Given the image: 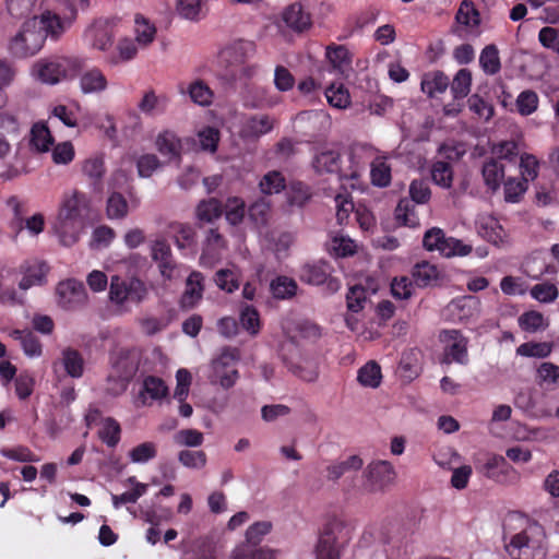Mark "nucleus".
<instances>
[{
  "instance_id": "nucleus-1",
  "label": "nucleus",
  "mask_w": 559,
  "mask_h": 559,
  "mask_svg": "<svg viewBox=\"0 0 559 559\" xmlns=\"http://www.w3.org/2000/svg\"><path fill=\"white\" fill-rule=\"evenodd\" d=\"M504 549L511 559H545L547 536L538 522L521 512H510L503 524Z\"/></svg>"
},
{
  "instance_id": "nucleus-2",
  "label": "nucleus",
  "mask_w": 559,
  "mask_h": 559,
  "mask_svg": "<svg viewBox=\"0 0 559 559\" xmlns=\"http://www.w3.org/2000/svg\"><path fill=\"white\" fill-rule=\"evenodd\" d=\"M88 211L90 199L84 192L75 190L63 200L59 214V237L62 245L70 247L79 240L80 229Z\"/></svg>"
},
{
  "instance_id": "nucleus-3",
  "label": "nucleus",
  "mask_w": 559,
  "mask_h": 559,
  "mask_svg": "<svg viewBox=\"0 0 559 559\" xmlns=\"http://www.w3.org/2000/svg\"><path fill=\"white\" fill-rule=\"evenodd\" d=\"M83 67L84 61L79 57H53L37 61L33 73L43 83L53 85L76 76Z\"/></svg>"
},
{
  "instance_id": "nucleus-4",
  "label": "nucleus",
  "mask_w": 559,
  "mask_h": 559,
  "mask_svg": "<svg viewBox=\"0 0 559 559\" xmlns=\"http://www.w3.org/2000/svg\"><path fill=\"white\" fill-rule=\"evenodd\" d=\"M409 199L403 198L399 201L395 209V218L403 226L417 227L419 217L415 210V204H426L431 198V190L428 182L424 179H415L411 182Z\"/></svg>"
},
{
  "instance_id": "nucleus-5",
  "label": "nucleus",
  "mask_w": 559,
  "mask_h": 559,
  "mask_svg": "<svg viewBox=\"0 0 559 559\" xmlns=\"http://www.w3.org/2000/svg\"><path fill=\"white\" fill-rule=\"evenodd\" d=\"M347 162L348 165L343 166L340 152L326 150L316 154L312 166L318 174H337L342 179H357L360 166L353 152L348 153Z\"/></svg>"
},
{
  "instance_id": "nucleus-6",
  "label": "nucleus",
  "mask_w": 559,
  "mask_h": 559,
  "mask_svg": "<svg viewBox=\"0 0 559 559\" xmlns=\"http://www.w3.org/2000/svg\"><path fill=\"white\" fill-rule=\"evenodd\" d=\"M44 44V36L36 27V19H28L10 40L9 50L13 57L23 59L36 55Z\"/></svg>"
},
{
  "instance_id": "nucleus-7",
  "label": "nucleus",
  "mask_w": 559,
  "mask_h": 559,
  "mask_svg": "<svg viewBox=\"0 0 559 559\" xmlns=\"http://www.w3.org/2000/svg\"><path fill=\"white\" fill-rule=\"evenodd\" d=\"M333 266L323 260L305 263L299 270V280L308 285L324 286V290L332 295L341 288V281L333 276Z\"/></svg>"
},
{
  "instance_id": "nucleus-8",
  "label": "nucleus",
  "mask_w": 559,
  "mask_h": 559,
  "mask_svg": "<svg viewBox=\"0 0 559 559\" xmlns=\"http://www.w3.org/2000/svg\"><path fill=\"white\" fill-rule=\"evenodd\" d=\"M147 296V287L138 277L122 278L115 275L110 280L109 299L119 306L124 302H142Z\"/></svg>"
},
{
  "instance_id": "nucleus-9",
  "label": "nucleus",
  "mask_w": 559,
  "mask_h": 559,
  "mask_svg": "<svg viewBox=\"0 0 559 559\" xmlns=\"http://www.w3.org/2000/svg\"><path fill=\"white\" fill-rule=\"evenodd\" d=\"M75 17L76 9L73 3H70L68 12L63 16L46 10L39 16H34L33 19H36V27L40 29L46 41L48 37L52 40H58Z\"/></svg>"
},
{
  "instance_id": "nucleus-10",
  "label": "nucleus",
  "mask_w": 559,
  "mask_h": 559,
  "mask_svg": "<svg viewBox=\"0 0 559 559\" xmlns=\"http://www.w3.org/2000/svg\"><path fill=\"white\" fill-rule=\"evenodd\" d=\"M364 475L369 491H382L392 485L396 477L394 466L389 461H373L368 464Z\"/></svg>"
},
{
  "instance_id": "nucleus-11",
  "label": "nucleus",
  "mask_w": 559,
  "mask_h": 559,
  "mask_svg": "<svg viewBox=\"0 0 559 559\" xmlns=\"http://www.w3.org/2000/svg\"><path fill=\"white\" fill-rule=\"evenodd\" d=\"M342 527L343 523L338 520H332L325 524L316 545V559H340L341 554L336 533Z\"/></svg>"
},
{
  "instance_id": "nucleus-12",
  "label": "nucleus",
  "mask_w": 559,
  "mask_h": 559,
  "mask_svg": "<svg viewBox=\"0 0 559 559\" xmlns=\"http://www.w3.org/2000/svg\"><path fill=\"white\" fill-rule=\"evenodd\" d=\"M56 293L58 305L64 310H74L86 300V290L83 283L75 280L60 282Z\"/></svg>"
},
{
  "instance_id": "nucleus-13",
  "label": "nucleus",
  "mask_w": 559,
  "mask_h": 559,
  "mask_svg": "<svg viewBox=\"0 0 559 559\" xmlns=\"http://www.w3.org/2000/svg\"><path fill=\"white\" fill-rule=\"evenodd\" d=\"M238 356L235 350L225 349L216 359L213 360L215 377L224 389L234 386L238 379L236 361Z\"/></svg>"
},
{
  "instance_id": "nucleus-14",
  "label": "nucleus",
  "mask_w": 559,
  "mask_h": 559,
  "mask_svg": "<svg viewBox=\"0 0 559 559\" xmlns=\"http://www.w3.org/2000/svg\"><path fill=\"white\" fill-rule=\"evenodd\" d=\"M444 340L448 342V344L444 347L443 362H457L460 365H467V338L463 336L462 333L457 330H449L444 331Z\"/></svg>"
},
{
  "instance_id": "nucleus-15",
  "label": "nucleus",
  "mask_w": 559,
  "mask_h": 559,
  "mask_svg": "<svg viewBox=\"0 0 559 559\" xmlns=\"http://www.w3.org/2000/svg\"><path fill=\"white\" fill-rule=\"evenodd\" d=\"M48 271V265L43 261L29 260L23 262L19 266V273L22 274V278L19 282V288L26 292L33 286L44 285Z\"/></svg>"
},
{
  "instance_id": "nucleus-16",
  "label": "nucleus",
  "mask_w": 559,
  "mask_h": 559,
  "mask_svg": "<svg viewBox=\"0 0 559 559\" xmlns=\"http://www.w3.org/2000/svg\"><path fill=\"white\" fill-rule=\"evenodd\" d=\"M152 259L157 262L165 280L171 281L179 275V267L173 258L171 249L165 240H156L152 246Z\"/></svg>"
},
{
  "instance_id": "nucleus-17",
  "label": "nucleus",
  "mask_w": 559,
  "mask_h": 559,
  "mask_svg": "<svg viewBox=\"0 0 559 559\" xmlns=\"http://www.w3.org/2000/svg\"><path fill=\"white\" fill-rule=\"evenodd\" d=\"M255 53V44L250 40H236L221 51V59L235 68L246 63Z\"/></svg>"
},
{
  "instance_id": "nucleus-18",
  "label": "nucleus",
  "mask_w": 559,
  "mask_h": 559,
  "mask_svg": "<svg viewBox=\"0 0 559 559\" xmlns=\"http://www.w3.org/2000/svg\"><path fill=\"white\" fill-rule=\"evenodd\" d=\"M282 19L287 27L296 33H302L311 28L312 16L300 2H294L286 7Z\"/></svg>"
},
{
  "instance_id": "nucleus-19",
  "label": "nucleus",
  "mask_w": 559,
  "mask_h": 559,
  "mask_svg": "<svg viewBox=\"0 0 559 559\" xmlns=\"http://www.w3.org/2000/svg\"><path fill=\"white\" fill-rule=\"evenodd\" d=\"M157 151L170 160H180L183 151V140L173 130H163L155 140Z\"/></svg>"
},
{
  "instance_id": "nucleus-20",
  "label": "nucleus",
  "mask_w": 559,
  "mask_h": 559,
  "mask_svg": "<svg viewBox=\"0 0 559 559\" xmlns=\"http://www.w3.org/2000/svg\"><path fill=\"white\" fill-rule=\"evenodd\" d=\"M16 270L7 266H0V302L5 305H22L23 297L20 296L14 283L16 280Z\"/></svg>"
},
{
  "instance_id": "nucleus-21",
  "label": "nucleus",
  "mask_w": 559,
  "mask_h": 559,
  "mask_svg": "<svg viewBox=\"0 0 559 559\" xmlns=\"http://www.w3.org/2000/svg\"><path fill=\"white\" fill-rule=\"evenodd\" d=\"M112 372L122 382L123 388L130 382L139 369V364L128 350H119L111 360Z\"/></svg>"
},
{
  "instance_id": "nucleus-22",
  "label": "nucleus",
  "mask_w": 559,
  "mask_h": 559,
  "mask_svg": "<svg viewBox=\"0 0 559 559\" xmlns=\"http://www.w3.org/2000/svg\"><path fill=\"white\" fill-rule=\"evenodd\" d=\"M203 275L200 272H192L186 282V289L180 299L182 309H192L203 296Z\"/></svg>"
},
{
  "instance_id": "nucleus-23",
  "label": "nucleus",
  "mask_w": 559,
  "mask_h": 559,
  "mask_svg": "<svg viewBox=\"0 0 559 559\" xmlns=\"http://www.w3.org/2000/svg\"><path fill=\"white\" fill-rule=\"evenodd\" d=\"M275 124V119L270 115H252L250 116L242 127V133L247 138H260L270 133Z\"/></svg>"
},
{
  "instance_id": "nucleus-24",
  "label": "nucleus",
  "mask_w": 559,
  "mask_h": 559,
  "mask_svg": "<svg viewBox=\"0 0 559 559\" xmlns=\"http://www.w3.org/2000/svg\"><path fill=\"white\" fill-rule=\"evenodd\" d=\"M504 175L506 171L502 162L495 158H489L484 162L481 176L484 183L489 191L496 192L500 188L501 182L504 179Z\"/></svg>"
},
{
  "instance_id": "nucleus-25",
  "label": "nucleus",
  "mask_w": 559,
  "mask_h": 559,
  "mask_svg": "<svg viewBox=\"0 0 559 559\" xmlns=\"http://www.w3.org/2000/svg\"><path fill=\"white\" fill-rule=\"evenodd\" d=\"M412 277L417 287L435 286L440 280V272L435 264L421 261L414 265Z\"/></svg>"
},
{
  "instance_id": "nucleus-26",
  "label": "nucleus",
  "mask_w": 559,
  "mask_h": 559,
  "mask_svg": "<svg viewBox=\"0 0 559 559\" xmlns=\"http://www.w3.org/2000/svg\"><path fill=\"white\" fill-rule=\"evenodd\" d=\"M169 390L165 381L156 376H146L143 379L142 389L140 391V399L146 405V399L152 401H160L168 396Z\"/></svg>"
},
{
  "instance_id": "nucleus-27",
  "label": "nucleus",
  "mask_w": 559,
  "mask_h": 559,
  "mask_svg": "<svg viewBox=\"0 0 559 559\" xmlns=\"http://www.w3.org/2000/svg\"><path fill=\"white\" fill-rule=\"evenodd\" d=\"M480 300L475 296H462L452 300L449 309L455 313L460 321L469 320L479 314Z\"/></svg>"
},
{
  "instance_id": "nucleus-28",
  "label": "nucleus",
  "mask_w": 559,
  "mask_h": 559,
  "mask_svg": "<svg viewBox=\"0 0 559 559\" xmlns=\"http://www.w3.org/2000/svg\"><path fill=\"white\" fill-rule=\"evenodd\" d=\"M449 84V78L442 71L436 70L424 74L420 86L427 96L435 97L437 94L444 93Z\"/></svg>"
},
{
  "instance_id": "nucleus-29",
  "label": "nucleus",
  "mask_w": 559,
  "mask_h": 559,
  "mask_svg": "<svg viewBox=\"0 0 559 559\" xmlns=\"http://www.w3.org/2000/svg\"><path fill=\"white\" fill-rule=\"evenodd\" d=\"M10 336L19 341L24 354L28 357H39L43 354V345L39 338L28 330H13Z\"/></svg>"
},
{
  "instance_id": "nucleus-30",
  "label": "nucleus",
  "mask_w": 559,
  "mask_h": 559,
  "mask_svg": "<svg viewBox=\"0 0 559 559\" xmlns=\"http://www.w3.org/2000/svg\"><path fill=\"white\" fill-rule=\"evenodd\" d=\"M61 362L66 373L71 378H81L84 373V358L82 354L72 347H67L61 353Z\"/></svg>"
},
{
  "instance_id": "nucleus-31",
  "label": "nucleus",
  "mask_w": 559,
  "mask_h": 559,
  "mask_svg": "<svg viewBox=\"0 0 559 559\" xmlns=\"http://www.w3.org/2000/svg\"><path fill=\"white\" fill-rule=\"evenodd\" d=\"M82 171L84 176L90 179L94 190L102 189V180L106 173L104 158L102 156H93L85 159L82 165Z\"/></svg>"
},
{
  "instance_id": "nucleus-32",
  "label": "nucleus",
  "mask_w": 559,
  "mask_h": 559,
  "mask_svg": "<svg viewBox=\"0 0 559 559\" xmlns=\"http://www.w3.org/2000/svg\"><path fill=\"white\" fill-rule=\"evenodd\" d=\"M326 59L334 70L344 73L352 64V56L344 45L331 44L326 47Z\"/></svg>"
},
{
  "instance_id": "nucleus-33",
  "label": "nucleus",
  "mask_w": 559,
  "mask_h": 559,
  "mask_svg": "<svg viewBox=\"0 0 559 559\" xmlns=\"http://www.w3.org/2000/svg\"><path fill=\"white\" fill-rule=\"evenodd\" d=\"M107 85L105 74L97 68L84 72L80 79V86L84 94L103 92Z\"/></svg>"
},
{
  "instance_id": "nucleus-34",
  "label": "nucleus",
  "mask_w": 559,
  "mask_h": 559,
  "mask_svg": "<svg viewBox=\"0 0 559 559\" xmlns=\"http://www.w3.org/2000/svg\"><path fill=\"white\" fill-rule=\"evenodd\" d=\"M223 213V203L216 198L200 201L195 209L197 218L203 223H213L218 219Z\"/></svg>"
},
{
  "instance_id": "nucleus-35",
  "label": "nucleus",
  "mask_w": 559,
  "mask_h": 559,
  "mask_svg": "<svg viewBox=\"0 0 559 559\" xmlns=\"http://www.w3.org/2000/svg\"><path fill=\"white\" fill-rule=\"evenodd\" d=\"M168 97L165 95H156L154 91L146 92L141 102L139 103V109L148 116L164 114L168 106Z\"/></svg>"
},
{
  "instance_id": "nucleus-36",
  "label": "nucleus",
  "mask_w": 559,
  "mask_h": 559,
  "mask_svg": "<svg viewBox=\"0 0 559 559\" xmlns=\"http://www.w3.org/2000/svg\"><path fill=\"white\" fill-rule=\"evenodd\" d=\"M55 140L48 127L43 122H37L31 130V145L37 152H48Z\"/></svg>"
},
{
  "instance_id": "nucleus-37",
  "label": "nucleus",
  "mask_w": 559,
  "mask_h": 559,
  "mask_svg": "<svg viewBox=\"0 0 559 559\" xmlns=\"http://www.w3.org/2000/svg\"><path fill=\"white\" fill-rule=\"evenodd\" d=\"M455 21L466 28L477 27L480 23V15L475 3L471 0H463L455 14Z\"/></svg>"
},
{
  "instance_id": "nucleus-38",
  "label": "nucleus",
  "mask_w": 559,
  "mask_h": 559,
  "mask_svg": "<svg viewBox=\"0 0 559 559\" xmlns=\"http://www.w3.org/2000/svg\"><path fill=\"white\" fill-rule=\"evenodd\" d=\"M519 326L522 331L527 333H536L545 330L548 322L544 314L537 310H530L523 312L518 319Z\"/></svg>"
},
{
  "instance_id": "nucleus-39",
  "label": "nucleus",
  "mask_w": 559,
  "mask_h": 559,
  "mask_svg": "<svg viewBox=\"0 0 559 559\" xmlns=\"http://www.w3.org/2000/svg\"><path fill=\"white\" fill-rule=\"evenodd\" d=\"M362 460L358 455H350L347 460L332 464L326 467V477L330 480L336 481L343 475L350 471H359L362 467Z\"/></svg>"
},
{
  "instance_id": "nucleus-40",
  "label": "nucleus",
  "mask_w": 559,
  "mask_h": 559,
  "mask_svg": "<svg viewBox=\"0 0 559 559\" xmlns=\"http://www.w3.org/2000/svg\"><path fill=\"white\" fill-rule=\"evenodd\" d=\"M382 379L381 367L374 360L368 361L358 370L357 380L362 386L376 389Z\"/></svg>"
},
{
  "instance_id": "nucleus-41",
  "label": "nucleus",
  "mask_w": 559,
  "mask_h": 559,
  "mask_svg": "<svg viewBox=\"0 0 559 559\" xmlns=\"http://www.w3.org/2000/svg\"><path fill=\"white\" fill-rule=\"evenodd\" d=\"M371 182L373 186L385 188L391 183V167L382 157H377L371 163L370 169Z\"/></svg>"
},
{
  "instance_id": "nucleus-42",
  "label": "nucleus",
  "mask_w": 559,
  "mask_h": 559,
  "mask_svg": "<svg viewBox=\"0 0 559 559\" xmlns=\"http://www.w3.org/2000/svg\"><path fill=\"white\" fill-rule=\"evenodd\" d=\"M188 94L194 104L206 107L213 102L214 93L202 80H195L188 87Z\"/></svg>"
},
{
  "instance_id": "nucleus-43",
  "label": "nucleus",
  "mask_w": 559,
  "mask_h": 559,
  "mask_svg": "<svg viewBox=\"0 0 559 559\" xmlns=\"http://www.w3.org/2000/svg\"><path fill=\"white\" fill-rule=\"evenodd\" d=\"M99 439L109 448H115L121 438V427L119 423L112 418L107 417L103 420V427L98 431Z\"/></svg>"
},
{
  "instance_id": "nucleus-44",
  "label": "nucleus",
  "mask_w": 559,
  "mask_h": 559,
  "mask_svg": "<svg viewBox=\"0 0 559 559\" xmlns=\"http://www.w3.org/2000/svg\"><path fill=\"white\" fill-rule=\"evenodd\" d=\"M472 86V73L468 69H460L452 83H451V93L453 98L456 100L465 98L469 92Z\"/></svg>"
},
{
  "instance_id": "nucleus-45",
  "label": "nucleus",
  "mask_w": 559,
  "mask_h": 559,
  "mask_svg": "<svg viewBox=\"0 0 559 559\" xmlns=\"http://www.w3.org/2000/svg\"><path fill=\"white\" fill-rule=\"evenodd\" d=\"M479 63L486 74L498 73L501 69L498 48L495 45H487L480 52Z\"/></svg>"
},
{
  "instance_id": "nucleus-46",
  "label": "nucleus",
  "mask_w": 559,
  "mask_h": 559,
  "mask_svg": "<svg viewBox=\"0 0 559 559\" xmlns=\"http://www.w3.org/2000/svg\"><path fill=\"white\" fill-rule=\"evenodd\" d=\"M226 247L225 238L218 233L217 228L209 229L202 252V259L205 257L217 258L221 251Z\"/></svg>"
},
{
  "instance_id": "nucleus-47",
  "label": "nucleus",
  "mask_w": 559,
  "mask_h": 559,
  "mask_svg": "<svg viewBox=\"0 0 559 559\" xmlns=\"http://www.w3.org/2000/svg\"><path fill=\"white\" fill-rule=\"evenodd\" d=\"M298 285L287 276H277L271 282V292L276 299H287L296 295Z\"/></svg>"
},
{
  "instance_id": "nucleus-48",
  "label": "nucleus",
  "mask_w": 559,
  "mask_h": 559,
  "mask_svg": "<svg viewBox=\"0 0 559 559\" xmlns=\"http://www.w3.org/2000/svg\"><path fill=\"white\" fill-rule=\"evenodd\" d=\"M432 181L441 188L449 189L453 182V168L450 163L437 160L431 167Z\"/></svg>"
},
{
  "instance_id": "nucleus-49",
  "label": "nucleus",
  "mask_w": 559,
  "mask_h": 559,
  "mask_svg": "<svg viewBox=\"0 0 559 559\" xmlns=\"http://www.w3.org/2000/svg\"><path fill=\"white\" fill-rule=\"evenodd\" d=\"M129 205L119 192H112L107 199L106 213L110 219H122L128 215Z\"/></svg>"
},
{
  "instance_id": "nucleus-50",
  "label": "nucleus",
  "mask_w": 559,
  "mask_h": 559,
  "mask_svg": "<svg viewBox=\"0 0 559 559\" xmlns=\"http://www.w3.org/2000/svg\"><path fill=\"white\" fill-rule=\"evenodd\" d=\"M288 369L298 378L307 382H314L319 377L318 364L313 360H302L298 364L285 360Z\"/></svg>"
},
{
  "instance_id": "nucleus-51",
  "label": "nucleus",
  "mask_w": 559,
  "mask_h": 559,
  "mask_svg": "<svg viewBox=\"0 0 559 559\" xmlns=\"http://www.w3.org/2000/svg\"><path fill=\"white\" fill-rule=\"evenodd\" d=\"M479 234L488 242H491L496 246L503 243L506 238V231L503 227L495 218H489L483 223L480 225Z\"/></svg>"
},
{
  "instance_id": "nucleus-52",
  "label": "nucleus",
  "mask_w": 559,
  "mask_h": 559,
  "mask_svg": "<svg viewBox=\"0 0 559 559\" xmlns=\"http://www.w3.org/2000/svg\"><path fill=\"white\" fill-rule=\"evenodd\" d=\"M259 187L264 194L280 193L285 189L286 181L282 173L272 170L262 177Z\"/></svg>"
},
{
  "instance_id": "nucleus-53",
  "label": "nucleus",
  "mask_w": 559,
  "mask_h": 559,
  "mask_svg": "<svg viewBox=\"0 0 559 559\" xmlns=\"http://www.w3.org/2000/svg\"><path fill=\"white\" fill-rule=\"evenodd\" d=\"M225 217L231 225H238L243 221L246 203L241 198L231 197L227 199L224 207Z\"/></svg>"
},
{
  "instance_id": "nucleus-54",
  "label": "nucleus",
  "mask_w": 559,
  "mask_h": 559,
  "mask_svg": "<svg viewBox=\"0 0 559 559\" xmlns=\"http://www.w3.org/2000/svg\"><path fill=\"white\" fill-rule=\"evenodd\" d=\"M552 345L547 342H526L516 348V354L523 357L546 358L550 355Z\"/></svg>"
},
{
  "instance_id": "nucleus-55",
  "label": "nucleus",
  "mask_w": 559,
  "mask_h": 559,
  "mask_svg": "<svg viewBox=\"0 0 559 559\" xmlns=\"http://www.w3.org/2000/svg\"><path fill=\"white\" fill-rule=\"evenodd\" d=\"M87 36L92 40L94 48L106 50L112 44V34L106 25L94 24L88 31Z\"/></svg>"
},
{
  "instance_id": "nucleus-56",
  "label": "nucleus",
  "mask_w": 559,
  "mask_h": 559,
  "mask_svg": "<svg viewBox=\"0 0 559 559\" xmlns=\"http://www.w3.org/2000/svg\"><path fill=\"white\" fill-rule=\"evenodd\" d=\"M239 321L241 326L251 335H257L260 332V314L253 306L247 305L241 309Z\"/></svg>"
},
{
  "instance_id": "nucleus-57",
  "label": "nucleus",
  "mask_w": 559,
  "mask_h": 559,
  "mask_svg": "<svg viewBox=\"0 0 559 559\" xmlns=\"http://www.w3.org/2000/svg\"><path fill=\"white\" fill-rule=\"evenodd\" d=\"M367 289L361 285L352 286L346 294V305L348 311L358 313L365 308L367 302Z\"/></svg>"
},
{
  "instance_id": "nucleus-58",
  "label": "nucleus",
  "mask_w": 559,
  "mask_h": 559,
  "mask_svg": "<svg viewBox=\"0 0 559 559\" xmlns=\"http://www.w3.org/2000/svg\"><path fill=\"white\" fill-rule=\"evenodd\" d=\"M527 183L522 178L508 177L504 181V200L507 202L515 203L519 202L521 197L527 190Z\"/></svg>"
},
{
  "instance_id": "nucleus-59",
  "label": "nucleus",
  "mask_w": 559,
  "mask_h": 559,
  "mask_svg": "<svg viewBox=\"0 0 559 559\" xmlns=\"http://www.w3.org/2000/svg\"><path fill=\"white\" fill-rule=\"evenodd\" d=\"M325 97L332 107L343 109L350 104V96L343 84H332L325 90Z\"/></svg>"
},
{
  "instance_id": "nucleus-60",
  "label": "nucleus",
  "mask_w": 559,
  "mask_h": 559,
  "mask_svg": "<svg viewBox=\"0 0 559 559\" xmlns=\"http://www.w3.org/2000/svg\"><path fill=\"white\" fill-rule=\"evenodd\" d=\"M136 41L142 45L151 44L156 34V27L143 15L136 14L134 19Z\"/></svg>"
},
{
  "instance_id": "nucleus-61",
  "label": "nucleus",
  "mask_w": 559,
  "mask_h": 559,
  "mask_svg": "<svg viewBox=\"0 0 559 559\" xmlns=\"http://www.w3.org/2000/svg\"><path fill=\"white\" fill-rule=\"evenodd\" d=\"M157 455V447L154 442L147 441L140 443L129 452L132 463H146Z\"/></svg>"
},
{
  "instance_id": "nucleus-62",
  "label": "nucleus",
  "mask_w": 559,
  "mask_h": 559,
  "mask_svg": "<svg viewBox=\"0 0 559 559\" xmlns=\"http://www.w3.org/2000/svg\"><path fill=\"white\" fill-rule=\"evenodd\" d=\"M448 238L441 228L432 227L425 233L423 246L428 251L437 250L441 253V249L445 247Z\"/></svg>"
},
{
  "instance_id": "nucleus-63",
  "label": "nucleus",
  "mask_w": 559,
  "mask_h": 559,
  "mask_svg": "<svg viewBox=\"0 0 559 559\" xmlns=\"http://www.w3.org/2000/svg\"><path fill=\"white\" fill-rule=\"evenodd\" d=\"M531 296L539 302L548 304L555 301L559 296V290L551 283L536 284L531 288Z\"/></svg>"
},
{
  "instance_id": "nucleus-64",
  "label": "nucleus",
  "mask_w": 559,
  "mask_h": 559,
  "mask_svg": "<svg viewBox=\"0 0 559 559\" xmlns=\"http://www.w3.org/2000/svg\"><path fill=\"white\" fill-rule=\"evenodd\" d=\"M538 40L543 47L559 55V28L551 26L543 27L538 33Z\"/></svg>"
}]
</instances>
